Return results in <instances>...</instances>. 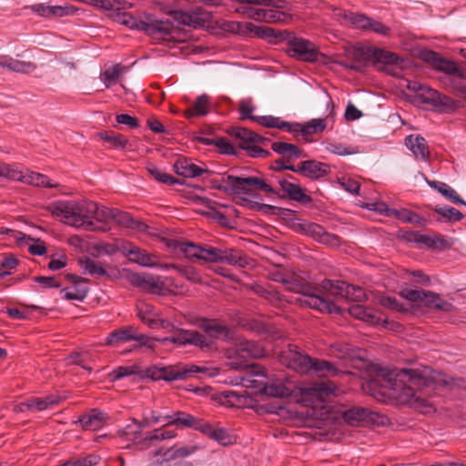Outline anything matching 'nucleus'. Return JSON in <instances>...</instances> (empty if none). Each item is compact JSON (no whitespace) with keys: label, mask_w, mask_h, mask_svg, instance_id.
<instances>
[{"label":"nucleus","mask_w":466,"mask_h":466,"mask_svg":"<svg viewBox=\"0 0 466 466\" xmlns=\"http://www.w3.org/2000/svg\"><path fill=\"white\" fill-rule=\"evenodd\" d=\"M46 209L53 216L60 218L63 223L87 231L96 229L93 218L102 221L112 218L119 225L129 228H138L140 225L127 212L106 208L99 211L97 204L88 200H57L49 204Z\"/></svg>","instance_id":"obj_1"},{"label":"nucleus","mask_w":466,"mask_h":466,"mask_svg":"<svg viewBox=\"0 0 466 466\" xmlns=\"http://www.w3.org/2000/svg\"><path fill=\"white\" fill-rule=\"evenodd\" d=\"M289 289L300 294L297 300L301 306L329 314L342 313L341 308L336 305L334 299L362 301L366 298L365 291L360 287L338 279H324L319 287L294 283Z\"/></svg>","instance_id":"obj_2"},{"label":"nucleus","mask_w":466,"mask_h":466,"mask_svg":"<svg viewBox=\"0 0 466 466\" xmlns=\"http://www.w3.org/2000/svg\"><path fill=\"white\" fill-rule=\"evenodd\" d=\"M214 188L238 198L243 201H250L256 197V191L265 192L269 195H279L263 177L257 176H233L225 174L221 178L211 179Z\"/></svg>","instance_id":"obj_3"},{"label":"nucleus","mask_w":466,"mask_h":466,"mask_svg":"<svg viewBox=\"0 0 466 466\" xmlns=\"http://www.w3.org/2000/svg\"><path fill=\"white\" fill-rule=\"evenodd\" d=\"M389 383L392 390V397L397 399L400 404L426 407L427 401L419 395L414 387H420L424 383V377L418 370L402 369L392 379V373L388 374Z\"/></svg>","instance_id":"obj_4"},{"label":"nucleus","mask_w":466,"mask_h":466,"mask_svg":"<svg viewBox=\"0 0 466 466\" xmlns=\"http://www.w3.org/2000/svg\"><path fill=\"white\" fill-rule=\"evenodd\" d=\"M282 364L299 374L315 373L319 377L336 375L338 369L329 361L313 359L309 355L300 351L296 345L289 344L280 355Z\"/></svg>","instance_id":"obj_5"},{"label":"nucleus","mask_w":466,"mask_h":466,"mask_svg":"<svg viewBox=\"0 0 466 466\" xmlns=\"http://www.w3.org/2000/svg\"><path fill=\"white\" fill-rule=\"evenodd\" d=\"M419 57L435 70L450 76L452 78L453 93L466 99V67L458 66L454 61L447 59L440 53L430 49L421 50Z\"/></svg>","instance_id":"obj_6"},{"label":"nucleus","mask_w":466,"mask_h":466,"mask_svg":"<svg viewBox=\"0 0 466 466\" xmlns=\"http://www.w3.org/2000/svg\"><path fill=\"white\" fill-rule=\"evenodd\" d=\"M197 373H209V369L195 364H177L167 367L152 366L147 369L146 376L153 380L174 381L187 380L194 377Z\"/></svg>","instance_id":"obj_7"},{"label":"nucleus","mask_w":466,"mask_h":466,"mask_svg":"<svg viewBox=\"0 0 466 466\" xmlns=\"http://www.w3.org/2000/svg\"><path fill=\"white\" fill-rule=\"evenodd\" d=\"M169 248L179 250L188 259L196 258L207 263H219L221 248L209 245H198L188 241L170 240Z\"/></svg>","instance_id":"obj_8"},{"label":"nucleus","mask_w":466,"mask_h":466,"mask_svg":"<svg viewBox=\"0 0 466 466\" xmlns=\"http://www.w3.org/2000/svg\"><path fill=\"white\" fill-rule=\"evenodd\" d=\"M400 294L409 301L418 303L430 309L443 312H451L453 309L451 303L442 299L439 294L432 291L406 289L401 290Z\"/></svg>","instance_id":"obj_9"},{"label":"nucleus","mask_w":466,"mask_h":466,"mask_svg":"<svg viewBox=\"0 0 466 466\" xmlns=\"http://www.w3.org/2000/svg\"><path fill=\"white\" fill-rule=\"evenodd\" d=\"M344 421L353 427L384 426L388 418L368 408L352 407L342 413Z\"/></svg>","instance_id":"obj_10"},{"label":"nucleus","mask_w":466,"mask_h":466,"mask_svg":"<svg viewBox=\"0 0 466 466\" xmlns=\"http://www.w3.org/2000/svg\"><path fill=\"white\" fill-rule=\"evenodd\" d=\"M283 41H287L286 52L290 57L305 62L317 60L319 52L315 45L309 40L297 37L289 32V36L285 37Z\"/></svg>","instance_id":"obj_11"},{"label":"nucleus","mask_w":466,"mask_h":466,"mask_svg":"<svg viewBox=\"0 0 466 466\" xmlns=\"http://www.w3.org/2000/svg\"><path fill=\"white\" fill-rule=\"evenodd\" d=\"M131 285L154 295H168L173 291L166 286L161 277L149 273H132L128 276Z\"/></svg>","instance_id":"obj_12"},{"label":"nucleus","mask_w":466,"mask_h":466,"mask_svg":"<svg viewBox=\"0 0 466 466\" xmlns=\"http://www.w3.org/2000/svg\"><path fill=\"white\" fill-rule=\"evenodd\" d=\"M335 384L331 382H317L311 386L301 388L299 390L300 401L307 406H318L325 401L326 398L335 392Z\"/></svg>","instance_id":"obj_13"},{"label":"nucleus","mask_w":466,"mask_h":466,"mask_svg":"<svg viewBox=\"0 0 466 466\" xmlns=\"http://www.w3.org/2000/svg\"><path fill=\"white\" fill-rule=\"evenodd\" d=\"M198 325L205 330V337L211 340L210 345L205 347L204 350L213 349L216 339L228 341L233 338L231 329L217 319H201Z\"/></svg>","instance_id":"obj_14"},{"label":"nucleus","mask_w":466,"mask_h":466,"mask_svg":"<svg viewBox=\"0 0 466 466\" xmlns=\"http://www.w3.org/2000/svg\"><path fill=\"white\" fill-rule=\"evenodd\" d=\"M137 341L140 346H147L150 339L137 332L133 326H125L110 332L106 339V345L116 346L123 342Z\"/></svg>","instance_id":"obj_15"},{"label":"nucleus","mask_w":466,"mask_h":466,"mask_svg":"<svg viewBox=\"0 0 466 466\" xmlns=\"http://www.w3.org/2000/svg\"><path fill=\"white\" fill-rule=\"evenodd\" d=\"M262 355L261 348L250 340H241L233 349L228 350V358H239V361L232 362L237 367L246 364L248 359H258Z\"/></svg>","instance_id":"obj_16"},{"label":"nucleus","mask_w":466,"mask_h":466,"mask_svg":"<svg viewBox=\"0 0 466 466\" xmlns=\"http://www.w3.org/2000/svg\"><path fill=\"white\" fill-rule=\"evenodd\" d=\"M162 342H171L177 345H194L202 350L209 346L211 340L197 330L178 329L171 337L161 339Z\"/></svg>","instance_id":"obj_17"},{"label":"nucleus","mask_w":466,"mask_h":466,"mask_svg":"<svg viewBox=\"0 0 466 466\" xmlns=\"http://www.w3.org/2000/svg\"><path fill=\"white\" fill-rule=\"evenodd\" d=\"M372 64V47L359 46L353 49L351 58L339 62V65L345 68L362 72L365 68Z\"/></svg>","instance_id":"obj_18"},{"label":"nucleus","mask_w":466,"mask_h":466,"mask_svg":"<svg viewBox=\"0 0 466 466\" xmlns=\"http://www.w3.org/2000/svg\"><path fill=\"white\" fill-rule=\"evenodd\" d=\"M327 127L325 119L313 118L306 124L291 123L289 133L297 136L301 135L304 140L309 141V137L322 133Z\"/></svg>","instance_id":"obj_19"},{"label":"nucleus","mask_w":466,"mask_h":466,"mask_svg":"<svg viewBox=\"0 0 466 466\" xmlns=\"http://www.w3.org/2000/svg\"><path fill=\"white\" fill-rule=\"evenodd\" d=\"M174 169L177 175L188 178H194L202 175H206V177H208L213 174L209 169L196 165L190 158L187 157L177 158L174 164Z\"/></svg>","instance_id":"obj_20"},{"label":"nucleus","mask_w":466,"mask_h":466,"mask_svg":"<svg viewBox=\"0 0 466 466\" xmlns=\"http://www.w3.org/2000/svg\"><path fill=\"white\" fill-rule=\"evenodd\" d=\"M33 13L45 18L50 17H63L74 15L76 8L73 5H47L46 4H35L28 6Z\"/></svg>","instance_id":"obj_21"},{"label":"nucleus","mask_w":466,"mask_h":466,"mask_svg":"<svg viewBox=\"0 0 466 466\" xmlns=\"http://www.w3.org/2000/svg\"><path fill=\"white\" fill-rule=\"evenodd\" d=\"M381 207L379 211L387 217L395 218L402 222L411 223L420 227H424L427 224L425 218L411 210L390 208L385 204H381Z\"/></svg>","instance_id":"obj_22"},{"label":"nucleus","mask_w":466,"mask_h":466,"mask_svg":"<svg viewBox=\"0 0 466 466\" xmlns=\"http://www.w3.org/2000/svg\"><path fill=\"white\" fill-rule=\"evenodd\" d=\"M348 312L353 318L365 321L370 325H377L382 322H386V320L382 319V314L380 312L361 304L351 305L349 307Z\"/></svg>","instance_id":"obj_23"},{"label":"nucleus","mask_w":466,"mask_h":466,"mask_svg":"<svg viewBox=\"0 0 466 466\" xmlns=\"http://www.w3.org/2000/svg\"><path fill=\"white\" fill-rule=\"evenodd\" d=\"M244 26L247 31L253 33L256 36L268 39L275 44L282 42L285 37L289 36V31L287 30H276L266 25H255L250 22L245 23Z\"/></svg>","instance_id":"obj_24"},{"label":"nucleus","mask_w":466,"mask_h":466,"mask_svg":"<svg viewBox=\"0 0 466 466\" xmlns=\"http://www.w3.org/2000/svg\"><path fill=\"white\" fill-rule=\"evenodd\" d=\"M296 172L310 179H319L328 175L329 166L316 160H305L297 167Z\"/></svg>","instance_id":"obj_25"},{"label":"nucleus","mask_w":466,"mask_h":466,"mask_svg":"<svg viewBox=\"0 0 466 466\" xmlns=\"http://www.w3.org/2000/svg\"><path fill=\"white\" fill-rule=\"evenodd\" d=\"M279 184L283 191L282 198H288L301 204H308L312 201L311 197L307 195L299 184L290 182L287 178L279 179Z\"/></svg>","instance_id":"obj_26"},{"label":"nucleus","mask_w":466,"mask_h":466,"mask_svg":"<svg viewBox=\"0 0 466 466\" xmlns=\"http://www.w3.org/2000/svg\"><path fill=\"white\" fill-rule=\"evenodd\" d=\"M406 147L417 160L426 161L430 157V149L426 139L420 135H409L405 138Z\"/></svg>","instance_id":"obj_27"},{"label":"nucleus","mask_w":466,"mask_h":466,"mask_svg":"<svg viewBox=\"0 0 466 466\" xmlns=\"http://www.w3.org/2000/svg\"><path fill=\"white\" fill-rule=\"evenodd\" d=\"M123 252L128 256L129 260L137 263L143 267L152 268L156 266V257L147 253L146 250L141 249L132 243H127L123 247Z\"/></svg>","instance_id":"obj_28"},{"label":"nucleus","mask_w":466,"mask_h":466,"mask_svg":"<svg viewBox=\"0 0 466 466\" xmlns=\"http://www.w3.org/2000/svg\"><path fill=\"white\" fill-rule=\"evenodd\" d=\"M417 97L421 103L431 105L434 107L450 106L452 103L450 97L426 85Z\"/></svg>","instance_id":"obj_29"},{"label":"nucleus","mask_w":466,"mask_h":466,"mask_svg":"<svg viewBox=\"0 0 466 466\" xmlns=\"http://www.w3.org/2000/svg\"><path fill=\"white\" fill-rule=\"evenodd\" d=\"M402 60L392 52L372 47V66L379 70H387V66L399 65Z\"/></svg>","instance_id":"obj_30"},{"label":"nucleus","mask_w":466,"mask_h":466,"mask_svg":"<svg viewBox=\"0 0 466 466\" xmlns=\"http://www.w3.org/2000/svg\"><path fill=\"white\" fill-rule=\"evenodd\" d=\"M145 21L143 32L153 37H163L172 33L174 25L168 20H156L147 17Z\"/></svg>","instance_id":"obj_31"},{"label":"nucleus","mask_w":466,"mask_h":466,"mask_svg":"<svg viewBox=\"0 0 466 466\" xmlns=\"http://www.w3.org/2000/svg\"><path fill=\"white\" fill-rule=\"evenodd\" d=\"M0 67L15 73L30 74L36 69V65L30 61L18 60L10 56H1Z\"/></svg>","instance_id":"obj_32"},{"label":"nucleus","mask_w":466,"mask_h":466,"mask_svg":"<svg viewBox=\"0 0 466 466\" xmlns=\"http://www.w3.org/2000/svg\"><path fill=\"white\" fill-rule=\"evenodd\" d=\"M106 417V413L94 409L88 414L83 415L78 422L85 431H96L103 426Z\"/></svg>","instance_id":"obj_33"},{"label":"nucleus","mask_w":466,"mask_h":466,"mask_svg":"<svg viewBox=\"0 0 466 466\" xmlns=\"http://www.w3.org/2000/svg\"><path fill=\"white\" fill-rule=\"evenodd\" d=\"M210 97L208 95L203 94L199 96L193 105L184 112V116L188 119L194 116H206L210 112Z\"/></svg>","instance_id":"obj_34"},{"label":"nucleus","mask_w":466,"mask_h":466,"mask_svg":"<svg viewBox=\"0 0 466 466\" xmlns=\"http://www.w3.org/2000/svg\"><path fill=\"white\" fill-rule=\"evenodd\" d=\"M228 134L231 137H234L237 139L241 141L240 145L247 146V143H264L268 141V138H265L258 134L240 127H234L228 130Z\"/></svg>","instance_id":"obj_35"},{"label":"nucleus","mask_w":466,"mask_h":466,"mask_svg":"<svg viewBox=\"0 0 466 466\" xmlns=\"http://www.w3.org/2000/svg\"><path fill=\"white\" fill-rule=\"evenodd\" d=\"M19 178L16 181H21L23 183H26L29 185H33L35 187H56L57 184H52L49 178L43 174L26 171L25 174L22 171H19Z\"/></svg>","instance_id":"obj_36"},{"label":"nucleus","mask_w":466,"mask_h":466,"mask_svg":"<svg viewBox=\"0 0 466 466\" xmlns=\"http://www.w3.org/2000/svg\"><path fill=\"white\" fill-rule=\"evenodd\" d=\"M221 260L219 263H228L232 266L245 268L248 266V258L243 255L242 251L235 248H221Z\"/></svg>","instance_id":"obj_37"},{"label":"nucleus","mask_w":466,"mask_h":466,"mask_svg":"<svg viewBox=\"0 0 466 466\" xmlns=\"http://www.w3.org/2000/svg\"><path fill=\"white\" fill-rule=\"evenodd\" d=\"M175 436L176 433L173 431L155 429L154 431L147 432L141 441H137V444H140L141 448H148L153 445L154 442L172 439Z\"/></svg>","instance_id":"obj_38"},{"label":"nucleus","mask_w":466,"mask_h":466,"mask_svg":"<svg viewBox=\"0 0 466 466\" xmlns=\"http://www.w3.org/2000/svg\"><path fill=\"white\" fill-rule=\"evenodd\" d=\"M77 262L83 274H87L95 278L108 275L106 270L98 262L88 257L80 258Z\"/></svg>","instance_id":"obj_39"},{"label":"nucleus","mask_w":466,"mask_h":466,"mask_svg":"<svg viewBox=\"0 0 466 466\" xmlns=\"http://www.w3.org/2000/svg\"><path fill=\"white\" fill-rule=\"evenodd\" d=\"M292 392L291 388L280 381L266 383L261 390V393L273 398H287L291 396Z\"/></svg>","instance_id":"obj_40"},{"label":"nucleus","mask_w":466,"mask_h":466,"mask_svg":"<svg viewBox=\"0 0 466 466\" xmlns=\"http://www.w3.org/2000/svg\"><path fill=\"white\" fill-rule=\"evenodd\" d=\"M163 420L166 421L165 425H176L185 428H191L195 424V417L184 412V411H176L172 415H166L163 417Z\"/></svg>","instance_id":"obj_41"},{"label":"nucleus","mask_w":466,"mask_h":466,"mask_svg":"<svg viewBox=\"0 0 466 466\" xmlns=\"http://www.w3.org/2000/svg\"><path fill=\"white\" fill-rule=\"evenodd\" d=\"M430 186L440 192L447 200L453 204L466 206V202L458 195V193L449 185L440 181H432Z\"/></svg>","instance_id":"obj_42"},{"label":"nucleus","mask_w":466,"mask_h":466,"mask_svg":"<svg viewBox=\"0 0 466 466\" xmlns=\"http://www.w3.org/2000/svg\"><path fill=\"white\" fill-rule=\"evenodd\" d=\"M273 151L284 157L299 158L303 157V152L296 145L287 142H274L271 146Z\"/></svg>","instance_id":"obj_43"},{"label":"nucleus","mask_w":466,"mask_h":466,"mask_svg":"<svg viewBox=\"0 0 466 466\" xmlns=\"http://www.w3.org/2000/svg\"><path fill=\"white\" fill-rule=\"evenodd\" d=\"M98 136L101 139L109 143L111 147L116 149H125L130 146L129 140L124 135L114 131L101 132Z\"/></svg>","instance_id":"obj_44"},{"label":"nucleus","mask_w":466,"mask_h":466,"mask_svg":"<svg viewBox=\"0 0 466 466\" xmlns=\"http://www.w3.org/2000/svg\"><path fill=\"white\" fill-rule=\"evenodd\" d=\"M256 123L265 127L284 129L289 132L291 123L282 120L280 117L274 116H258Z\"/></svg>","instance_id":"obj_45"},{"label":"nucleus","mask_w":466,"mask_h":466,"mask_svg":"<svg viewBox=\"0 0 466 466\" xmlns=\"http://www.w3.org/2000/svg\"><path fill=\"white\" fill-rule=\"evenodd\" d=\"M209 439L222 446H228L236 442V437L228 429L213 427Z\"/></svg>","instance_id":"obj_46"},{"label":"nucleus","mask_w":466,"mask_h":466,"mask_svg":"<svg viewBox=\"0 0 466 466\" xmlns=\"http://www.w3.org/2000/svg\"><path fill=\"white\" fill-rule=\"evenodd\" d=\"M61 399L58 396L48 395L45 398H31L29 399L32 410L42 411L50 407L57 405Z\"/></svg>","instance_id":"obj_47"},{"label":"nucleus","mask_w":466,"mask_h":466,"mask_svg":"<svg viewBox=\"0 0 466 466\" xmlns=\"http://www.w3.org/2000/svg\"><path fill=\"white\" fill-rule=\"evenodd\" d=\"M116 17L119 24L124 25L131 29H136L138 31H143L144 29L145 21L134 16L130 13H117Z\"/></svg>","instance_id":"obj_48"},{"label":"nucleus","mask_w":466,"mask_h":466,"mask_svg":"<svg viewBox=\"0 0 466 466\" xmlns=\"http://www.w3.org/2000/svg\"><path fill=\"white\" fill-rule=\"evenodd\" d=\"M258 367L256 366H252V370H255ZM253 371L255 374L241 379V384L248 389H256L259 392H261L262 387L266 384L263 381L265 375L262 371Z\"/></svg>","instance_id":"obj_49"},{"label":"nucleus","mask_w":466,"mask_h":466,"mask_svg":"<svg viewBox=\"0 0 466 466\" xmlns=\"http://www.w3.org/2000/svg\"><path fill=\"white\" fill-rule=\"evenodd\" d=\"M122 66L120 65H115L111 67L106 68L101 74V79L104 82L105 86L108 88L117 82L118 78L122 76Z\"/></svg>","instance_id":"obj_50"},{"label":"nucleus","mask_w":466,"mask_h":466,"mask_svg":"<svg viewBox=\"0 0 466 466\" xmlns=\"http://www.w3.org/2000/svg\"><path fill=\"white\" fill-rule=\"evenodd\" d=\"M434 210L449 222L460 221L464 218L463 214L460 210L452 207L436 206Z\"/></svg>","instance_id":"obj_51"},{"label":"nucleus","mask_w":466,"mask_h":466,"mask_svg":"<svg viewBox=\"0 0 466 466\" xmlns=\"http://www.w3.org/2000/svg\"><path fill=\"white\" fill-rule=\"evenodd\" d=\"M177 272L191 283L202 284L204 282L200 272L191 265L180 266L177 268Z\"/></svg>","instance_id":"obj_52"},{"label":"nucleus","mask_w":466,"mask_h":466,"mask_svg":"<svg viewBox=\"0 0 466 466\" xmlns=\"http://www.w3.org/2000/svg\"><path fill=\"white\" fill-rule=\"evenodd\" d=\"M198 14L193 13H186V12H178L175 14V19L179 24H182L184 25L193 26L196 27L197 25H199L201 23L205 21V17L199 18L198 16Z\"/></svg>","instance_id":"obj_53"},{"label":"nucleus","mask_w":466,"mask_h":466,"mask_svg":"<svg viewBox=\"0 0 466 466\" xmlns=\"http://www.w3.org/2000/svg\"><path fill=\"white\" fill-rule=\"evenodd\" d=\"M198 450V447L193 446H184V447H173L170 450H167L164 456H167V460H176L178 458H185L193 453H195Z\"/></svg>","instance_id":"obj_54"},{"label":"nucleus","mask_w":466,"mask_h":466,"mask_svg":"<svg viewBox=\"0 0 466 466\" xmlns=\"http://www.w3.org/2000/svg\"><path fill=\"white\" fill-rule=\"evenodd\" d=\"M255 110L252 98H245L240 100L238 105L239 118L241 120L249 119L256 122L257 116H253L252 113Z\"/></svg>","instance_id":"obj_55"},{"label":"nucleus","mask_w":466,"mask_h":466,"mask_svg":"<svg viewBox=\"0 0 466 466\" xmlns=\"http://www.w3.org/2000/svg\"><path fill=\"white\" fill-rule=\"evenodd\" d=\"M326 150L338 156L354 155L359 152L357 147L342 143H328Z\"/></svg>","instance_id":"obj_56"},{"label":"nucleus","mask_w":466,"mask_h":466,"mask_svg":"<svg viewBox=\"0 0 466 466\" xmlns=\"http://www.w3.org/2000/svg\"><path fill=\"white\" fill-rule=\"evenodd\" d=\"M237 2L242 5H263L276 9H287L289 5L285 0H237Z\"/></svg>","instance_id":"obj_57"},{"label":"nucleus","mask_w":466,"mask_h":466,"mask_svg":"<svg viewBox=\"0 0 466 466\" xmlns=\"http://www.w3.org/2000/svg\"><path fill=\"white\" fill-rule=\"evenodd\" d=\"M380 305L382 307L399 312H404L407 308L400 303L395 297L391 296H381L378 299Z\"/></svg>","instance_id":"obj_58"},{"label":"nucleus","mask_w":466,"mask_h":466,"mask_svg":"<svg viewBox=\"0 0 466 466\" xmlns=\"http://www.w3.org/2000/svg\"><path fill=\"white\" fill-rule=\"evenodd\" d=\"M136 373L137 367L135 366H119L109 373V379L111 381H115Z\"/></svg>","instance_id":"obj_59"},{"label":"nucleus","mask_w":466,"mask_h":466,"mask_svg":"<svg viewBox=\"0 0 466 466\" xmlns=\"http://www.w3.org/2000/svg\"><path fill=\"white\" fill-rule=\"evenodd\" d=\"M345 17L356 27L361 29H368V25L370 23V17L359 13H349Z\"/></svg>","instance_id":"obj_60"},{"label":"nucleus","mask_w":466,"mask_h":466,"mask_svg":"<svg viewBox=\"0 0 466 466\" xmlns=\"http://www.w3.org/2000/svg\"><path fill=\"white\" fill-rule=\"evenodd\" d=\"M290 15L279 10L275 9H265V18L263 22L266 23H277L285 22L289 19Z\"/></svg>","instance_id":"obj_61"},{"label":"nucleus","mask_w":466,"mask_h":466,"mask_svg":"<svg viewBox=\"0 0 466 466\" xmlns=\"http://www.w3.org/2000/svg\"><path fill=\"white\" fill-rule=\"evenodd\" d=\"M250 289L257 295L268 299L270 301L276 300L279 299V295L275 290H271L265 286L260 284H253L250 286Z\"/></svg>","instance_id":"obj_62"},{"label":"nucleus","mask_w":466,"mask_h":466,"mask_svg":"<svg viewBox=\"0 0 466 466\" xmlns=\"http://www.w3.org/2000/svg\"><path fill=\"white\" fill-rule=\"evenodd\" d=\"M446 239L442 236H430L426 234H420V244L432 248L437 246H444L446 244Z\"/></svg>","instance_id":"obj_63"},{"label":"nucleus","mask_w":466,"mask_h":466,"mask_svg":"<svg viewBox=\"0 0 466 466\" xmlns=\"http://www.w3.org/2000/svg\"><path fill=\"white\" fill-rule=\"evenodd\" d=\"M303 231L319 241L320 238L323 237L326 232L325 228L316 223H308L302 226Z\"/></svg>","instance_id":"obj_64"}]
</instances>
